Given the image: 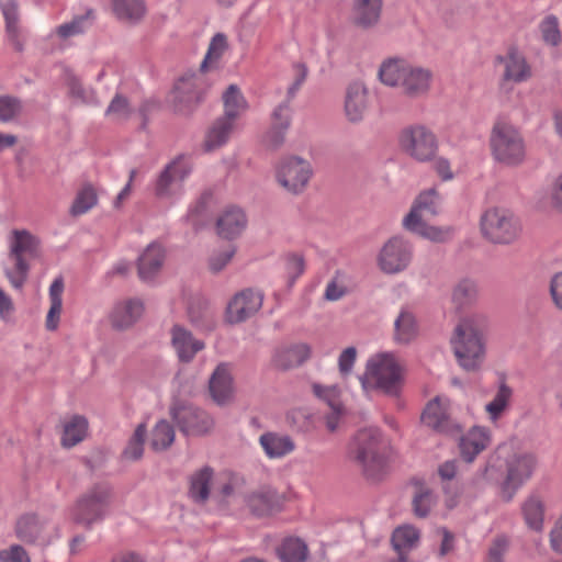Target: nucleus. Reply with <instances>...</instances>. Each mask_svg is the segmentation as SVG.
I'll use <instances>...</instances> for the list:
<instances>
[{
    "label": "nucleus",
    "instance_id": "f257e3e1",
    "mask_svg": "<svg viewBox=\"0 0 562 562\" xmlns=\"http://www.w3.org/2000/svg\"><path fill=\"white\" fill-rule=\"evenodd\" d=\"M347 457L367 480H380L386 469L382 432L376 428L359 430L349 445Z\"/></svg>",
    "mask_w": 562,
    "mask_h": 562
},
{
    "label": "nucleus",
    "instance_id": "f03ea898",
    "mask_svg": "<svg viewBox=\"0 0 562 562\" xmlns=\"http://www.w3.org/2000/svg\"><path fill=\"white\" fill-rule=\"evenodd\" d=\"M487 319L482 314H473L461 319L454 329L451 345L459 364L468 370H476L484 359L483 333Z\"/></svg>",
    "mask_w": 562,
    "mask_h": 562
},
{
    "label": "nucleus",
    "instance_id": "7ed1b4c3",
    "mask_svg": "<svg viewBox=\"0 0 562 562\" xmlns=\"http://www.w3.org/2000/svg\"><path fill=\"white\" fill-rule=\"evenodd\" d=\"M379 77L384 85L401 88L405 95L419 98L428 92L432 74L405 60L390 59L381 65Z\"/></svg>",
    "mask_w": 562,
    "mask_h": 562
},
{
    "label": "nucleus",
    "instance_id": "20e7f679",
    "mask_svg": "<svg viewBox=\"0 0 562 562\" xmlns=\"http://www.w3.org/2000/svg\"><path fill=\"white\" fill-rule=\"evenodd\" d=\"M40 241L26 229H14L10 238L9 258L13 261V269H5L4 273L11 285L21 290L29 277L30 263L27 259L38 256Z\"/></svg>",
    "mask_w": 562,
    "mask_h": 562
},
{
    "label": "nucleus",
    "instance_id": "39448f33",
    "mask_svg": "<svg viewBox=\"0 0 562 562\" xmlns=\"http://www.w3.org/2000/svg\"><path fill=\"white\" fill-rule=\"evenodd\" d=\"M209 85L201 71L187 72L173 86L170 105L173 113L191 116L203 102Z\"/></svg>",
    "mask_w": 562,
    "mask_h": 562
},
{
    "label": "nucleus",
    "instance_id": "423d86ee",
    "mask_svg": "<svg viewBox=\"0 0 562 562\" xmlns=\"http://www.w3.org/2000/svg\"><path fill=\"white\" fill-rule=\"evenodd\" d=\"M440 206L441 198L435 188L420 192L411 212L403 220L404 227L425 238L438 240L440 232L434 226H428L426 221L436 216L439 213Z\"/></svg>",
    "mask_w": 562,
    "mask_h": 562
},
{
    "label": "nucleus",
    "instance_id": "0eeeda50",
    "mask_svg": "<svg viewBox=\"0 0 562 562\" xmlns=\"http://www.w3.org/2000/svg\"><path fill=\"white\" fill-rule=\"evenodd\" d=\"M111 501L112 488L105 483L94 484L78 498L72 513L75 521L91 528L109 514Z\"/></svg>",
    "mask_w": 562,
    "mask_h": 562
},
{
    "label": "nucleus",
    "instance_id": "6e6552de",
    "mask_svg": "<svg viewBox=\"0 0 562 562\" xmlns=\"http://www.w3.org/2000/svg\"><path fill=\"white\" fill-rule=\"evenodd\" d=\"M169 414L184 436H203L214 427V419L207 412L179 397H173Z\"/></svg>",
    "mask_w": 562,
    "mask_h": 562
},
{
    "label": "nucleus",
    "instance_id": "1a4fd4ad",
    "mask_svg": "<svg viewBox=\"0 0 562 562\" xmlns=\"http://www.w3.org/2000/svg\"><path fill=\"white\" fill-rule=\"evenodd\" d=\"M494 158L505 165L516 166L525 158V143L519 132L506 123H496L491 134Z\"/></svg>",
    "mask_w": 562,
    "mask_h": 562
},
{
    "label": "nucleus",
    "instance_id": "9d476101",
    "mask_svg": "<svg viewBox=\"0 0 562 562\" xmlns=\"http://www.w3.org/2000/svg\"><path fill=\"white\" fill-rule=\"evenodd\" d=\"M481 231L494 244H510L518 238L520 225L508 210L493 207L482 214Z\"/></svg>",
    "mask_w": 562,
    "mask_h": 562
},
{
    "label": "nucleus",
    "instance_id": "9b49d317",
    "mask_svg": "<svg viewBox=\"0 0 562 562\" xmlns=\"http://www.w3.org/2000/svg\"><path fill=\"white\" fill-rule=\"evenodd\" d=\"M537 458L532 453H516L506 461V477L501 486L503 501L509 503L516 492L532 476Z\"/></svg>",
    "mask_w": 562,
    "mask_h": 562
},
{
    "label": "nucleus",
    "instance_id": "f8f14e48",
    "mask_svg": "<svg viewBox=\"0 0 562 562\" xmlns=\"http://www.w3.org/2000/svg\"><path fill=\"white\" fill-rule=\"evenodd\" d=\"M367 375L373 382L374 387L386 395L397 396L402 386L401 367L390 355H383L378 359L368 361Z\"/></svg>",
    "mask_w": 562,
    "mask_h": 562
},
{
    "label": "nucleus",
    "instance_id": "ddd939ff",
    "mask_svg": "<svg viewBox=\"0 0 562 562\" xmlns=\"http://www.w3.org/2000/svg\"><path fill=\"white\" fill-rule=\"evenodd\" d=\"M400 145L407 155L420 162L431 160L438 148L435 134L423 125L404 128L400 135Z\"/></svg>",
    "mask_w": 562,
    "mask_h": 562
},
{
    "label": "nucleus",
    "instance_id": "4468645a",
    "mask_svg": "<svg viewBox=\"0 0 562 562\" xmlns=\"http://www.w3.org/2000/svg\"><path fill=\"white\" fill-rule=\"evenodd\" d=\"M413 258V247L401 236L390 238L378 255V266L386 274L404 271Z\"/></svg>",
    "mask_w": 562,
    "mask_h": 562
},
{
    "label": "nucleus",
    "instance_id": "2eb2a0df",
    "mask_svg": "<svg viewBox=\"0 0 562 562\" xmlns=\"http://www.w3.org/2000/svg\"><path fill=\"white\" fill-rule=\"evenodd\" d=\"M312 173L308 161L292 156L280 162L277 170V180L286 191L297 194L305 189Z\"/></svg>",
    "mask_w": 562,
    "mask_h": 562
},
{
    "label": "nucleus",
    "instance_id": "dca6fc26",
    "mask_svg": "<svg viewBox=\"0 0 562 562\" xmlns=\"http://www.w3.org/2000/svg\"><path fill=\"white\" fill-rule=\"evenodd\" d=\"M423 425L436 432L453 435L460 431V425L451 417L449 400L436 396L423 409Z\"/></svg>",
    "mask_w": 562,
    "mask_h": 562
},
{
    "label": "nucleus",
    "instance_id": "f3484780",
    "mask_svg": "<svg viewBox=\"0 0 562 562\" xmlns=\"http://www.w3.org/2000/svg\"><path fill=\"white\" fill-rule=\"evenodd\" d=\"M263 293L259 290L244 289L236 293L226 308V321L239 324L254 316L262 306Z\"/></svg>",
    "mask_w": 562,
    "mask_h": 562
},
{
    "label": "nucleus",
    "instance_id": "a211bd4d",
    "mask_svg": "<svg viewBox=\"0 0 562 562\" xmlns=\"http://www.w3.org/2000/svg\"><path fill=\"white\" fill-rule=\"evenodd\" d=\"M191 172L192 166L184 159V156H177L159 173L155 184V194L158 198L170 196L172 186L181 183Z\"/></svg>",
    "mask_w": 562,
    "mask_h": 562
},
{
    "label": "nucleus",
    "instance_id": "6ab92c4d",
    "mask_svg": "<svg viewBox=\"0 0 562 562\" xmlns=\"http://www.w3.org/2000/svg\"><path fill=\"white\" fill-rule=\"evenodd\" d=\"M245 504L252 515L265 517L281 509L282 497L276 488L263 485L248 493L245 496Z\"/></svg>",
    "mask_w": 562,
    "mask_h": 562
},
{
    "label": "nucleus",
    "instance_id": "aec40b11",
    "mask_svg": "<svg viewBox=\"0 0 562 562\" xmlns=\"http://www.w3.org/2000/svg\"><path fill=\"white\" fill-rule=\"evenodd\" d=\"M311 352L310 345L304 342L283 346L274 350L271 362L273 368L281 371H289L307 361L311 357Z\"/></svg>",
    "mask_w": 562,
    "mask_h": 562
},
{
    "label": "nucleus",
    "instance_id": "412c9836",
    "mask_svg": "<svg viewBox=\"0 0 562 562\" xmlns=\"http://www.w3.org/2000/svg\"><path fill=\"white\" fill-rule=\"evenodd\" d=\"M171 344L179 360L183 363L191 362L195 355L205 347L202 340L195 339L191 331L180 325H175L171 328Z\"/></svg>",
    "mask_w": 562,
    "mask_h": 562
},
{
    "label": "nucleus",
    "instance_id": "4be33fe9",
    "mask_svg": "<svg viewBox=\"0 0 562 562\" xmlns=\"http://www.w3.org/2000/svg\"><path fill=\"white\" fill-rule=\"evenodd\" d=\"M344 109L349 122L358 123L363 120L368 109V90L363 83L356 81L347 87Z\"/></svg>",
    "mask_w": 562,
    "mask_h": 562
},
{
    "label": "nucleus",
    "instance_id": "5701e85b",
    "mask_svg": "<svg viewBox=\"0 0 562 562\" xmlns=\"http://www.w3.org/2000/svg\"><path fill=\"white\" fill-rule=\"evenodd\" d=\"M211 397L217 405H225L233 398V378L227 363H220L209 380Z\"/></svg>",
    "mask_w": 562,
    "mask_h": 562
},
{
    "label": "nucleus",
    "instance_id": "b1692460",
    "mask_svg": "<svg viewBox=\"0 0 562 562\" xmlns=\"http://www.w3.org/2000/svg\"><path fill=\"white\" fill-rule=\"evenodd\" d=\"M491 442L490 431L485 427L474 426L461 436L460 454L467 462H472Z\"/></svg>",
    "mask_w": 562,
    "mask_h": 562
},
{
    "label": "nucleus",
    "instance_id": "393cba45",
    "mask_svg": "<svg viewBox=\"0 0 562 562\" xmlns=\"http://www.w3.org/2000/svg\"><path fill=\"white\" fill-rule=\"evenodd\" d=\"M143 311V302L138 299H128L119 302L114 305L110 314L111 325L117 330H125L137 322Z\"/></svg>",
    "mask_w": 562,
    "mask_h": 562
},
{
    "label": "nucleus",
    "instance_id": "a878e982",
    "mask_svg": "<svg viewBox=\"0 0 562 562\" xmlns=\"http://www.w3.org/2000/svg\"><path fill=\"white\" fill-rule=\"evenodd\" d=\"M495 60L504 65L503 81L519 83L526 81L531 76L526 58L515 48H510L505 56H497Z\"/></svg>",
    "mask_w": 562,
    "mask_h": 562
},
{
    "label": "nucleus",
    "instance_id": "bb28decb",
    "mask_svg": "<svg viewBox=\"0 0 562 562\" xmlns=\"http://www.w3.org/2000/svg\"><path fill=\"white\" fill-rule=\"evenodd\" d=\"M247 226L245 212L236 206L227 207L216 221L217 233L225 239H234Z\"/></svg>",
    "mask_w": 562,
    "mask_h": 562
},
{
    "label": "nucleus",
    "instance_id": "cd10ccee",
    "mask_svg": "<svg viewBox=\"0 0 562 562\" xmlns=\"http://www.w3.org/2000/svg\"><path fill=\"white\" fill-rule=\"evenodd\" d=\"M259 445L269 459H281L295 450V442L289 436L277 431H266L259 437Z\"/></svg>",
    "mask_w": 562,
    "mask_h": 562
},
{
    "label": "nucleus",
    "instance_id": "c85d7f7f",
    "mask_svg": "<svg viewBox=\"0 0 562 562\" xmlns=\"http://www.w3.org/2000/svg\"><path fill=\"white\" fill-rule=\"evenodd\" d=\"M165 260L162 247L156 243L149 244L139 256L137 262L138 276L143 281H150L159 272Z\"/></svg>",
    "mask_w": 562,
    "mask_h": 562
},
{
    "label": "nucleus",
    "instance_id": "c756f323",
    "mask_svg": "<svg viewBox=\"0 0 562 562\" xmlns=\"http://www.w3.org/2000/svg\"><path fill=\"white\" fill-rule=\"evenodd\" d=\"M544 503L537 493H531L521 504V514L526 526L536 532H542L544 527Z\"/></svg>",
    "mask_w": 562,
    "mask_h": 562
},
{
    "label": "nucleus",
    "instance_id": "7c9ffc66",
    "mask_svg": "<svg viewBox=\"0 0 562 562\" xmlns=\"http://www.w3.org/2000/svg\"><path fill=\"white\" fill-rule=\"evenodd\" d=\"M2 14L5 21V32L10 44L21 53L24 49V40L19 25V8L15 0H8L1 4Z\"/></svg>",
    "mask_w": 562,
    "mask_h": 562
},
{
    "label": "nucleus",
    "instance_id": "2f4dec72",
    "mask_svg": "<svg viewBox=\"0 0 562 562\" xmlns=\"http://www.w3.org/2000/svg\"><path fill=\"white\" fill-rule=\"evenodd\" d=\"M213 476L214 470L209 465L201 468L190 476L188 495L194 503H206Z\"/></svg>",
    "mask_w": 562,
    "mask_h": 562
},
{
    "label": "nucleus",
    "instance_id": "473e14b6",
    "mask_svg": "<svg viewBox=\"0 0 562 562\" xmlns=\"http://www.w3.org/2000/svg\"><path fill=\"white\" fill-rule=\"evenodd\" d=\"M112 10L119 21L134 25L145 16L146 5L144 0H112Z\"/></svg>",
    "mask_w": 562,
    "mask_h": 562
},
{
    "label": "nucleus",
    "instance_id": "72a5a7b5",
    "mask_svg": "<svg viewBox=\"0 0 562 562\" xmlns=\"http://www.w3.org/2000/svg\"><path fill=\"white\" fill-rule=\"evenodd\" d=\"M381 11L382 0H355V23L364 29L371 27L379 22Z\"/></svg>",
    "mask_w": 562,
    "mask_h": 562
},
{
    "label": "nucleus",
    "instance_id": "f704fd0d",
    "mask_svg": "<svg viewBox=\"0 0 562 562\" xmlns=\"http://www.w3.org/2000/svg\"><path fill=\"white\" fill-rule=\"evenodd\" d=\"M308 554L307 543L299 537H286L277 548L281 562H306Z\"/></svg>",
    "mask_w": 562,
    "mask_h": 562
},
{
    "label": "nucleus",
    "instance_id": "c9c22d12",
    "mask_svg": "<svg viewBox=\"0 0 562 562\" xmlns=\"http://www.w3.org/2000/svg\"><path fill=\"white\" fill-rule=\"evenodd\" d=\"M64 279L61 276L54 279L49 286L50 307L46 315L45 326L47 330H56L58 328L60 314L63 310V292Z\"/></svg>",
    "mask_w": 562,
    "mask_h": 562
},
{
    "label": "nucleus",
    "instance_id": "e433bc0d",
    "mask_svg": "<svg viewBox=\"0 0 562 562\" xmlns=\"http://www.w3.org/2000/svg\"><path fill=\"white\" fill-rule=\"evenodd\" d=\"M233 120L221 116L210 127L205 139L206 150H212L224 145L234 127Z\"/></svg>",
    "mask_w": 562,
    "mask_h": 562
},
{
    "label": "nucleus",
    "instance_id": "4c0bfd02",
    "mask_svg": "<svg viewBox=\"0 0 562 562\" xmlns=\"http://www.w3.org/2000/svg\"><path fill=\"white\" fill-rule=\"evenodd\" d=\"M44 530V521L36 515L29 514L22 516L16 522L18 537L27 543H34L42 537Z\"/></svg>",
    "mask_w": 562,
    "mask_h": 562
},
{
    "label": "nucleus",
    "instance_id": "58836bf2",
    "mask_svg": "<svg viewBox=\"0 0 562 562\" xmlns=\"http://www.w3.org/2000/svg\"><path fill=\"white\" fill-rule=\"evenodd\" d=\"M477 297V283L470 278L460 280L452 290V302L457 308L472 305L476 302Z\"/></svg>",
    "mask_w": 562,
    "mask_h": 562
},
{
    "label": "nucleus",
    "instance_id": "ea45409f",
    "mask_svg": "<svg viewBox=\"0 0 562 562\" xmlns=\"http://www.w3.org/2000/svg\"><path fill=\"white\" fill-rule=\"evenodd\" d=\"M224 117L235 121L247 108V102L236 85H231L223 93Z\"/></svg>",
    "mask_w": 562,
    "mask_h": 562
},
{
    "label": "nucleus",
    "instance_id": "a19ab883",
    "mask_svg": "<svg viewBox=\"0 0 562 562\" xmlns=\"http://www.w3.org/2000/svg\"><path fill=\"white\" fill-rule=\"evenodd\" d=\"M88 429V422L82 416H74L70 422L65 424L64 434L61 437V445L66 448H71L81 442Z\"/></svg>",
    "mask_w": 562,
    "mask_h": 562
},
{
    "label": "nucleus",
    "instance_id": "79ce46f5",
    "mask_svg": "<svg viewBox=\"0 0 562 562\" xmlns=\"http://www.w3.org/2000/svg\"><path fill=\"white\" fill-rule=\"evenodd\" d=\"M190 322L203 330H213L215 319L213 312L205 301H198L190 304L188 308Z\"/></svg>",
    "mask_w": 562,
    "mask_h": 562
},
{
    "label": "nucleus",
    "instance_id": "37998d69",
    "mask_svg": "<svg viewBox=\"0 0 562 562\" xmlns=\"http://www.w3.org/2000/svg\"><path fill=\"white\" fill-rule=\"evenodd\" d=\"M395 340L398 344H408L417 336V324L412 313L402 311L394 322Z\"/></svg>",
    "mask_w": 562,
    "mask_h": 562
},
{
    "label": "nucleus",
    "instance_id": "c03bdc74",
    "mask_svg": "<svg viewBox=\"0 0 562 562\" xmlns=\"http://www.w3.org/2000/svg\"><path fill=\"white\" fill-rule=\"evenodd\" d=\"M94 14L92 10H87L83 14L76 15L70 22L60 24L56 33L61 38H68L83 33L93 23Z\"/></svg>",
    "mask_w": 562,
    "mask_h": 562
},
{
    "label": "nucleus",
    "instance_id": "a18cd8bd",
    "mask_svg": "<svg viewBox=\"0 0 562 562\" xmlns=\"http://www.w3.org/2000/svg\"><path fill=\"white\" fill-rule=\"evenodd\" d=\"M175 441V429L172 425L166 420H159L153 431L150 446L155 451H161L168 449Z\"/></svg>",
    "mask_w": 562,
    "mask_h": 562
},
{
    "label": "nucleus",
    "instance_id": "49530a36",
    "mask_svg": "<svg viewBox=\"0 0 562 562\" xmlns=\"http://www.w3.org/2000/svg\"><path fill=\"white\" fill-rule=\"evenodd\" d=\"M391 540L394 549L402 554L416 547L419 541V531L412 526L398 527L394 530Z\"/></svg>",
    "mask_w": 562,
    "mask_h": 562
},
{
    "label": "nucleus",
    "instance_id": "de8ad7c7",
    "mask_svg": "<svg viewBox=\"0 0 562 562\" xmlns=\"http://www.w3.org/2000/svg\"><path fill=\"white\" fill-rule=\"evenodd\" d=\"M512 395L513 390L503 381L494 398L485 406V411L488 413L491 420L495 422L501 417L507 408Z\"/></svg>",
    "mask_w": 562,
    "mask_h": 562
},
{
    "label": "nucleus",
    "instance_id": "09e8293b",
    "mask_svg": "<svg viewBox=\"0 0 562 562\" xmlns=\"http://www.w3.org/2000/svg\"><path fill=\"white\" fill-rule=\"evenodd\" d=\"M98 202L95 190L92 186H85L76 195L70 207V214L74 216L82 215L91 210Z\"/></svg>",
    "mask_w": 562,
    "mask_h": 562
},
{
    "label": "nucleus",
    "instance_id": "8fccbe9b",
    "mask_svg": "<svg viewBox=\"0 0 562 562\" xmlns=\"http://www.w3.org/2000/svg\"><path fill=\"white\" fill-rule=\"evenodd\" d=\"M146 432L145 424H139L136 427L123 451L124 458L135 461L143 457Z\"/></svg>",
    "mask_w": 562,
    "mask_h": 562
},
{
    "label": "nucleus",
    "instance_id": "3c124183",
    "mask_svg": "<svg viewBox=\"0 0 562 562\" xmlns=\"http://www.w3.org/2000/svg\"><path fill=\"white\" fill-rule=\"evenodd\" d=\"M23 110L22 101L13 95H0V122L9 123L16 120Z\"/></svg>",
    "mask_w": 562,
    "mask_h": 562
},
{
    "label": "nucleus",
    "instance_id": "603ef678",
    "mask_svg": "<svg viewBox=\"0 0 562 562\" xmlns=\"http://www.w3.org/2000/svg\"><path fill=\"white\" fill-rule=\"evenodd\" d=\"M542 41L550 46H558L561 42L559 20L555 15L546 16L539 24Z\"/></svg>",
    "mask_w": 562,
    "mask_h": 562
},
{
    "label": "nucleus",
    "instance_id": "864d4df0",
    "mask_svg": "<svg viewBox=\"0 0 562 562\" xmlns=\"http://www.w3.org/2000/svg\"><path fill=\"white\" fill-rule=\"evenodd\" d=\"M434 505L435 496L428 488L419 490L412 501L413 513L418 518H426Z\"/></svg>",
    "mask_w": 562,
    "mask_h": 562
},
{
    "label": "nucleus",
    "instance_id": "5fc2aeb1",
    "mask_svg": "<svg viewBox=\"0 0 562 562\" xmlns=\"http://www.w3.org/2000/svg\"><path fill=\"white\" fill-rule=\"evenodd\" d=\"M227 47V38L223 33H216L209 45L207 53L201 63L200 71L203 74L209 61L217 60Z\"/></svg>",
    "mask_w": 562,
    "mask_h": 562
},
{
    "label": "nucleus",
    "instance_id": "6e6d98bb",
    "mask_svg": "<svg viewBox=\"0 0 562 562\" xmlns=\"http://www.w3.org/2000/svg\"><path fill=\"white\" fill-rule=\"evenodd\" d=\"M131 114L130 102L126 97L116 93L111 100L105 110L106 116H112L116 120H126Z\"/></svg>",
    "mask_w": 562,
    "mask_h": 562
},
{
    "label": "nucleus",
    "instance_id": "4d7b16f0",
    "mask_svg": "<svg viewBox=\"0 0 562 562\" xmlns=\"http://www.w3.org/2000/svg\"><path fill=\"white\" fill-rule=\"evenodd\" d=\"M285 263V272L288 276L289 285H293L296 279L304 272L305 270V261L303 256L297 254H288L284 257Z\"/></svg>",
    "mask_w": 562,
    "mask_h": 562
},
{
    "label": "nucleus",
    "instance_id": "13d9d810",
    "mask_svg": "<svg viewBox=\"0 0 562 562\" xmlns=\"http://www.w3.org/2000/svg\"><path fill=\"white\" fill-rule=\"evenodd\" d=\"M69 94L86 104L98 105L100 102L93 90H87L77 78H71L68 82Z\"/></svg>",
    "mask_w": 562,
    "mask_h": 562
},
{
    "label": "nucleus",
    "instance_id": "bf43d9fd",
    "mask_svg": "<svg viewBox=\"0 0 562 562\" xmlns=\"http://www.w3.org/2000/svg\"><path fill=\"white\" fill-rule=\"evenodd\" d=\"M314 394L326 402L331 409L341 408V403L339 401V389L335 385L333 386H323L321 384H313Z\"/></svg>",
    "mask_w": 562,
    "mask_h": 562
},
{
    "label": "nucleus",
    "instance_id": "052dcab7",
    "mask_svg": "<svg viewBox=\"0 0 562 562\" xmlns=\"http://www.w3.org/2000/svg\"><path fill=\"white\" fill-rule=\"evenodd\" d=\"M236 252V248L231 246L227 249L214 252L209 259V267L213 273L221 272L232 260Z\"/></svg>",
    "mask_w": 562,
    "mask_h": 562
},
{
    "label": "nucleus",
    "instance_id": "680f3d73",
    "mask_svg": "<svg viewBox=\"0 0 562 562\" xmlns=\"http://www.w3.org/2000/svg\"><path fill=\"white\" fill-rule=\"evenodd\" d=\"M292 420L296 429L302 432H311L315 429V416L304 409L292 413Z\"/></svg>",
    "mask_w": 562,
    "mask_h": 562
},
{
    "label": "nucleus",
    "instance_id": "e2e57ef3",
    "mask_svg": "<svg viewBox=\"0 0 562 562\" xmlns=\"http://www.w3.org/2000/svg\"><path fill=\"white\" fill-rule=\"evenodd\" d=\"M1 562H31L30 555L20 544H12L8 549L0 550Z\"/></svg>",
    "mask_w": 562,
    "mask_h": 562
},
{
    "label": "nucleus",
    "instance_id": "0e129e2a",
    "mask_svg": "<svg viewBox=\"0 0 562 562\" xmlns=\"http://www.w3.org/2000/svg\"><path fill=\"white\" fill-rule=\"evenodd\" d=\"M272 125L280 126L283 128H290L291 117H292V109L288 104V102H282L272 112Z\"/></svg>",
    "mask_w": 562,
    "mask_h": 562
},
{
    "label": "nucleus",
    "instance_id": "69168bd1",
    "mask_svg": "<svg viewBox=\"0 0 562 562\" xmlns=\"http://www.w3.org/2000/svg\"><path fill=\"white\" fill-rule=\"evenodd\" d=\"M356 358L357 349L355 347H348L339 355L338 369L342 376H347L351 373Z\"/></svg>",
    "mask_w": 562,
    "mask_h": 562
},
{
    "label": "nucleus",
    "instance_id": "338daca9",
    "mask_svg": "<svg viewBox=\"0 0 562 562\" xmlns=\"http://www.w3.org/2000/svg\"><path fill=\"white\" fill-rule=\"evenodd\" d=\"M550 294L554 306L562 311V271L552 276L550 280Z\"/></svg>",
    "mask_w": 562,
    "mask_h": 562
},
{
    "label": "nucleus",
    "instance_id": "774afa93",
    "mask_svg": "<svg viewBox=\"0 0 562 562\" xmlns=\"http://www.w3.org/2000/svg\"><path fill=\"white\" fill-rule=\"evenodd\" d=\"M550 202L555 210L562 212V173L551 184Z\"/></svg>",
    "mask_w": 562,
    "mask_h": 562
}]
</instances>
